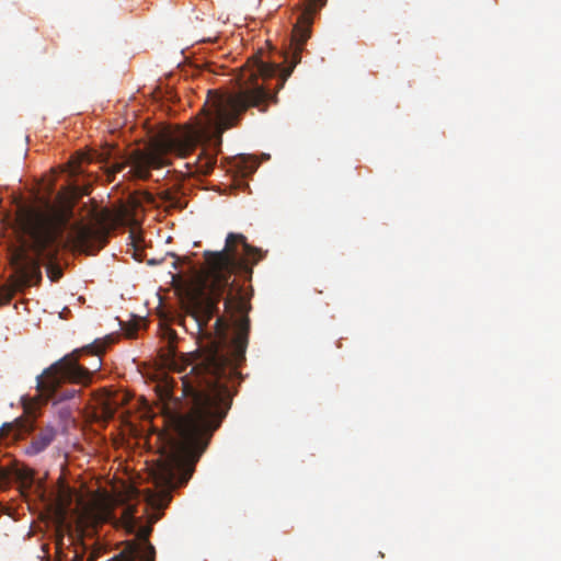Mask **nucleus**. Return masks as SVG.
I'll return each instance as SVG.
<instances>
[{"mask_svg": "<svg viewBox=\"0 0 561 561\" xmlns=\"http://www.w3.org/2000/svg\"><path fill=\"white\" fill-rule=\"evenodd\" d=\"M114 340L111 336L106 339H96L93 343L77 348L70 354L64 356L37 377V390L46 400H55L61 402L75 398L79 390L69 389L59 391V388L66 381L88 386L91 382L92 371L79 364L82 354L96 355L99 357L94 370L100 369V357L105 353L106 347Z\"/></svg>", "mask_w": 561, "mask_h": 561, "instance_id": "nucleus-4", "label": "nucleus"}, {"mask_svg": "<svg viewBox=\"0 0 561 561\" xmlns=\"http://www.w3.org/2000/svg\"><path fill=\"white\" fill-rule=\"evenodd\" d=\"M136 508L127 505L119 518L121 526L135 538L126 542L125 548L107 561H156V549L149 541L152 526L140 525L135 516Z\"/></svg>", "mask_w": 561, "mask_h": 561, "instance_id": "nucleus-6", "label": "nucleus"}, {"mask_svg": "<svg viewBox=\"0 0 561 561\" xmlns=\"http://www.w3.org/2000/svg\"><path fill=\"white\" fill-rule=\"evenodd\" d=\"M204 257L205 266L184 290L183 307L209 342L188 363L180 389L167 383L161 394L174 400V407L167 408L170 433L160 455L204 453L231 407L229 382L245 359L251 296L231 277L250 280L264 252L248 244L243 234L230 232L221 251H205Z\"/></svg>", "mask_w": 561, "mask_h": 561, "instance_id": "nucleus-1", "label": "nucleus"}, {"mask_svg": "<svg viewBox=\"0 0 561 561\" xmlns=\"http://www.w3.org/2000/svg\"><path fill=\"white\" fill-rule=\"evenodd\" d=\"M76 194H80V193H79V192H76ZM81 194L88 195V194H89L88 188H85L84 191H82V193H81Z\"/></svg>", "mask_w": 561, "mask_h": 561, "instance_id": "nucleus-13", "label": "nucleus"}, {"mask_svg": "<svg viewBox=\"0 0 561 561\" xmlns=\"http://www.w3.org/2000/svg\"><path fill=\"white\" fill-rule=\"evenodd\" d=\"M167 333H168L170 340H173L176 337V333L169 328L167 329Z\"/></svg>", "mask_w": 561, "mask_h": 561, "instance_id": "nucleus-12", "label": "nucleus"}, {"mask_svg": "<svg viewBox=\"0 0 561 561\" xmlns=\"http://www.w3.org/2000/svg\"><path fill=\"white\" fill-rule=\"evenodd\" d=\"M306 9L299 14L293 28L290 51L285 54L287 69L280 70L275 62L262 60L261 53L248 59L238 78V89L215 96L204 108V118L196 125L169 129L164 128L154 134L144 148L131 150L121 161L108 164V157L100 154V161L105 163L108 182L123 172L126 180L148 181L152 170H160L171 163L169 154L187 157L202 141L217 138L221 141L225 130L239 124L243 114L250 107H257L265 113L268 103L277 102V91L280 90L296 65L301 60V51L310 38L314 13L325 3V0H305Z\"/></svg>", "mask_w": 561, "mask_h": 561, "instance_id": "nucleus-2", "label": "nucleus"}, {"mask_svg": "<svg viewBox=\"0 0 561 561\" xmlns=\"http://www.w3.org/2000/svg\"><path fill=\"white\" fill-rule=\"evenodd\" d=\"M216 164V157L211 154L199 156L193 163L187 162L188 174H208Z\"/></svg>", "mask_w": 561, "mask_h": 561, "instance_id": "nucleus-9", "label": "nucleus"}, {"mask_svg": "<svg viewBox=\"0 0 561 561\" xmlns=\"http://www.w3.org/2000/svg\"><path fill=\"white\" fill-rule=\"evenodd\" d=\"M56 430L53 426L42 428L26 447L25 453L31 456L38 455L44 451L55 439Z\"/></svg>", "mask_w": 561, "mask_h": 561, "instance_id": "nucleus-8", "label": "nucleus"}, {"mask_svg": "<svg viewBox=\"0 0 561 561\" xmlns=\"http://www.w3.org/2000/svg\"><path fill=\"white\" fill-rule=\"evenodd\" d=\"M11 299H12V290H10L7 287H1L0 288V306L9 304L11 301Z\"/></svg>", "mask_w": 561, "mask_h": 561, "instance_id": "nucleus-10", "label": "nucleus"}, {"mask_svg": "<svg viewBox=\"0 0 561 561\" xmlns=\"http://www.w3.org/2000/svg\"><path fill=\"white\" fill-rule=\"evenodd\" d=\"M73 500V492L67 486H61L57 495V529L56 545L60 548L64 545L65 536L69 537L75 546L70 561H84L85 547L81 542L87 528L94 527L100 523L110 520L111 511L107 507H85L76 513V524L67 520V514Z\"/></svg>", "mask_w": 561, "mask_h": 561, "instance_id": "nucleus-5", "label": "nucleus"}, {"mask_svg": "<svg viewBox=\"0 0 561 561\" xmlns=\"http://www.w3.org/2000/svg\"><path fill=\"white\" fill-rule=\"evenodd\" d=\"M73 216L70 207L60 210L39 211L26 210L21 217V228L28 238L11 255L14 275L10 285L4 287L16 291L37 284L42 279L41 263H46L48 277L57 282L62 276V270L55 264L64 233L76 249L92 254L104 247L107 232L104 229L71 222Z\"/></svg>", "mask_w": 561, "mask_h": 561, "instance_id": "nucleus-3", "label": "nucleus"}, {"mask_svg": "<svg viewBox=\"0 0 561 561\" xmlns=\"http://www.w3.org/2000/svg\"><path fill=\"white\" fill-rule=\"evenodd\" d=\"M34 430V422L28 420H16L12 423H4L0 427V436L5 439L16 440L24 434Z\"/></svg>", "mask_w": 561, "mask_h": 561, "instance_id": "nucleus-7", "label": "nucleus"}, {"mask_svg": "<svg viewBox=\"0 0 561 561\" xmlns=\"http://www.w3.org/2000/svg\"><path fill=\"white\" fill-rule=\"evenodd\" d=\"M98 558V554L95 552L89 553L88 557H84V561H94Z\"/></svg>", "mask_w": 561, "mask_h": 561, "instance_id": "nucleus-11", "label": "nucleus"}]
</instances>
